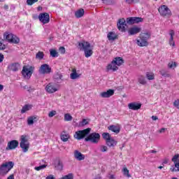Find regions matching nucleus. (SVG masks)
I'll use <instances>...</instances> for the list:
<instances>
[{
  "label": "nucleus",
  "instance_id": "obj_1",
  "mask_svg": "<svg viewBox=\"0 0 179 179\" xmlns=\"http://www.w3.org/2000/svg\"><path fill=\"white\" fill-rule=\"evenodd\" d=\"M78 48L80 51H84L85 58H89L93 55V46L90 45V43L86 41L79 42Z\"/></svg>",
  "mask_w": 179,
  "mask_h": 179
},
{
  "label": "nucleus",
  "instance_id": "obj_2",
  "mask_svg": "<svg viewBox=\"0 0 179 179\" xmlns=\"http://www.w3.org/2000/svg\"><path fill=\"white\" fill-rule=\"evenodd\" d=\"M149 38H150V32L141 33L138 38L136 39L137 45L138 47H148L149 45Z\"/></svg>",
  "mask_w": 179,
  "mask_h": 179
},
{
  "label": "nucleus",
  "instance_id": "obj_3",
  "mask_svg": "<svg viewBox=\"0 0 179 179\" xmlns=\"http://www.w3.org/2000/svg\"><path fill=\"white\" fill-rule=\"evenodd\" d=\"M20 147L22 150V152L24 153L27 152L29 151V149L30 148V143H29V138L27 137V135H22L20 136Z\"/></svg>",
  "mask_w": 179,
  "mask_h": 179
},
{
  "label": "nucleus",
  "instance_id": "obj_4",
  "mask_svg": "<svg viewBox=\"0 0 179 179\" xmlns=\"http://www.w3.org/2000/svg\"><path fill=\"white\" fill-rule=\"evenodd\" d=\"M15 164L13 162H5L0 166V176H6L10 170L13 169Z\"/></svg>",
  "mask_w": 179,
  "mask_h": 179
},
{
  "label": "nucleus",
  "instance_id": "obj_5",
  "mask_svg": "<svg viewBox=\"0 0 179 179\" xmlns=\"http://www.w3.org/2000/svg\"><path fill=\"white\" fill-rule=\"evenodd\" d=\"M90 131H92L91 128L77 131L74 134V138L78 141H80L81 139H83V138H86V136L90 134Z\"/></svg>",
  "mask_w": 179,
  "mask_h": 179
},
{
  "label": "nucleus",
  "instance_id": "obj_6",
  "mask_svg": "<svg viewBox=\"0 0 179 179\" xmlns=\"http://www.w3.org/2000/svg\"><path fill=\"white\" fill-rule=\"evenodd\" d=\"M3 38L8 43H13L14 44H17L19 41H20V39H19L17 36L10 32H5L3 34Z\"/></svg>",
  "mask_w": 179,
  "mask_h": 179
},
{
  "label": "nucleus",
  "instance_id": "obj_7",
  "mask_svg": "<svg viewBox=\"0 0 179 179\" xmlns=\"http://www.w3.org/2000/svg\"><path fill=\"white\" fill-rule=\"evenodd\" d=\"M34 71V68L32 66H24L22 73L25 79H29V78H31Z\"/></svg>",
  "mask_w": 179,
  "mask_h": 179
},
{
  "label": "nucleus",
  "instance_id": "obj_8",
  "mask_svg": "<svg viewBox=\"0 0 179 179\" xmlns=\"http://www.w3.org/2000/svg\"><path fill=\"white\" fill-rule=\"evenodd\" d=\"M99 141H100L99 133H92L85 138V142H92V143H99Z\"/></svg>",
  "mask_w": 179,
  "mask_h": 179
},
{
  "label": "nucleus",
  "instance_id": "obj_9",
  "mask_svg": "<svg viewBox=\"0 0 179 179\" xmlns=\"http://www.w3.org/2000/svg\"><path fill=\"white\" fill-rule=\"evenodd\" d=\"M58 85H57L55 83H50L46 85L45 87V92H47V93H49V94H52V93L58 92Z\"/></svg>",
  "mask_w": 179,
  "mask_h": 179
},
{
  "label": "nucleus",
  "instance_id": "obj_10",
  "mask_svg": "<svg viewBox=\"0 0 179 179\" xmlns=\"http://www.w3.org/2000/svg\"><path fill=\"white\" fill-rule=\"evenodd\" d=\"M158 10L161 16H170L171 15V10L166 5L161 6Z\"/></svg>",
  "mask_w": 179,
  "mask_h": 179
},
{
  "label": "nucleus",
  "instance_id": "obj_11",
  "mask_svg": "<svg viewBox=\"0 0 179 179\" xmlns=\"http://www.w3.org/2000/svg\"><path fill=\"white\" fill-rule=\"evenodd\" d=\"M38 19L43 24H47L50 22V15L47 13H42L39 14Z\"/></svg>",
  "mask_w": 179,
  "mask_h": 179
},
{
  "label": "nucleus",
  "instance_id": "obj_12",
  "mask_svg": "<svg viewBox=\"0 0 179 179\" xmlns=\"http://www.w3.org/2000/svg\"><path fill=\"white\" fill-rule=\"evenodd\" d=\"M39 73H41L42 75L51 73V67L47 64H42L39 68Z\"/></svg>",
  "mask_w": 179,
  "mask_h": 179
},
{
  "label": "nucleus",
  "instance_id": "obj_13",
  "mask_svg": "<svg viewBox=\"0 0 179 179\" xmlns=\"http://www.w3.org/2000/svg\"><path fill=\"white\" fill-rule=\"evenodd\" d=\"M126 27H127V21L125 20V19L122 18L119 20L117 22L118 30H120V31H122V33H124Z\"/></svg>",
  "mask_w": 179,
  "mask_h": 179
},
{
  "label": "nucleus",
  "instance_id": "obj_14",
  "mask_svg": "<svg viewBox=\"0 0 179 179\" xmlns=\"http://www.w3.org/2000/svg\"><path fill=\"white\" fill-rule=\"evenodd\" d=\"M19 146V141L16 140H12L8 143L6 150H13Z\"/></svg>",
  "mask_w": 179,
  "mask_h": 179
},
{
  "label": "nucleus",
  "instance_id": "obj_15",
  "mask_svg": "<svg viewBox=\"0 0 179 179\" xmlns=\"http://www.w3.org/2000/svg\"><path fill=\"white\" fill-rule=\"evenodd\" d=\"M127 23L129 24H135V23H142L143 22V18L139 17H131L127 19Z\"/></svg>",
  "mask_w": 179,
  "mask_h": 179
},
{
  "label": "nucleus",
  "instance_id": "obj_16",
  "mask_svg": "<svg viewBox=\"0 0 179 179\" xmlns=\"http://www.w3.org/2000/svg\"><path fill=\"white\" fill-rule=\"evenodd\" d=\"M141 31H142V28L138 26H134L129 29L128 33L129 36H135V34H138V33H141Z\"/></svg>",
  "mask_w": 179,
  "mask_h": 179
},
{
  "label": "nucleus",
  "instance_id": "obj_17",
  "mask_svg": "<svg viewBox=\"0 0 179 179\" xmlns=\"http://www.w3.org/2000/svg\"><path fill=\"white\" fill-rule=\"evenodd\" d=\"M169 34L170 36L169 40V45H171V47H176V42L174 41V36H176V32L174 31V30L171 29L169 30Z\"/></svg>",
  "mask_w": 179,
  "mask_h": 179
},
{
  "label": "nucleus",
  "instance_id": "obj_18",
  "mask_svg": "<svg viewBox=\"0 0 179 179\" xmlns=\"http://www.w3.org/2000/svg\"><path fill=\"white\" fill-rule=\"evenodd\" d=\"M73 157L76 159V160H78V162H82V160H85V155L82 154V152H80L78 150L74 151Z\"/></svg>",
  "mask_w": 179,
  "mask_h": 179
},
{
  "label": "nucleus",
  "instance_id": "obj_19",
  "mask_svg": "<svg viewBox=\"0 0 179 179\" xmlns=\"http://www.w3.org/2000/svg\"><path fill=\"white\" fill-rule=\"evenodd\" d=\"M100 96L103 99H108V97H111V96H114V90H108L106 92H101Z\"/></svg>",
  "mask_w": 179,
  "mask_h": 179
},
{
  "label": "nucleus",
  "instance_id": "obj_20",
  "mask_svg": "<svg viewBox=\"0 0 179 179\" xmlns=\"http://www.w3.org/2000/svg\"><path fill=\"white\" fill-rule=\"evenodd\" d=\"M115 71H118V66L115 65V63L112 61L110 64H108L106 66V71L107 72H115Z\"/></svg>",
  "mask_w": 179,
  "mask_h": 179
},
{
  "label": "nucleus",
  "instance_id": "obj_21",
  "mask_svg": "<svg viewBox=\"0 0 179 179\" xmlns=\"http://www.w3.org/2000/svg\"><path fill=\"white\" fill-rule=\"evenodd\" d=\"M129 110H137L142 107V104L138 102H133L128 104Z\"/></svg>",
  "mask_w": 179,
  "mask_h": 179
},
{
  "label": "nucleus",
  "instance_id": "obj_22",
  "mask_svg": "<svg viewBox=\"0 0 179 179\" xmlns=\"http://www.w3.org/2000/svg\"><path fill=\"white\" fill-rule=\"evenodd\" d=\"M108 128L109 131H112V132H114L115 134H120V131H121L120 124L110 125Z\"/></svg>",
  "mask_w": 179,
  "mask_h": 179
},
{
  "label": "nucleus",
  "instance_id": "obj_23",
  "mask_svg": "<svg viewBox=\"0 0 179 179\" xmlns=\"http://www.w3.org/2000/svg\"><path fill=\"white\" fill-rule=\"evenodd\" d=\"M112 62H113L117 66H121V65L124 64V59L120 57H115Z\"/></svg>",
  "mask_w": 179,
  "mask_h": 179
},
{
  "label": "nucleus",
  "instance_id": "obj_24",
  "mask_svg": "<svg viewBox=\"0 0 179 179\" xmlns=\"http://www.w3.org/2000/svg\"><path fill=\"white\" fill-rule=\"evenodd\" d=\"M37 116L34 115V116H29L27 118V124L28 125H33L35 122H37Z\"/></svg>",
  "mask_w": 179,
  "mask_h": 179
},
{
  "label": "nucleus",
  "instance_id": "obj_25",
  "mask_svg": "<svg viewBox=\"0 0 179 179\" xmlns=\"http://www.w3.org/2000/svg\"><path fill=\"white\" fill-rule=\"evenodd\" d=\"M80 77V74L76 73V69H73L72 72L70 74V78L73 80H75V79H78V78Z\"/></svg>",
  "mask_w": 179,
  "mask_h": 179
},
{
  "label": "nucleus",
  "instance_id": "obj_26",
  "mask_svg": "<svg viewBox=\"0 0 179 179\" xmlns=\"http://www.w3.org/2000/svg\"><path fill=\"white\" fill-rule=\"evenodd\" d=\"M19 68H20V64L18 63H14L9 66V69L13 72H17V71H19Z\"/></svg>",
  "mask_w": 179,
  "mask_h": 179
},
{
  "label": "nucleus",
  "instance_id": "obj_27",
  "mask_svg": "<svg viewBox=\"0 0 179 179\" xmlns=\"http://www.w3.org/2000/svg\"><path fill=\"white\" fill-rule=\"evenodd\" d=\"M106 145L109 146V148H113L117 145V141L114 140V138H110L109 140L106 141Z\"/></svg>",
  "mask_w": 179,
  "mask_h": 179
},
{
  "label": "nucleus",
  "instance_id": "obj_28",
  "mask_svg": "<svg viewBox=\"0 0 179 179\" xmlns=\"http://www.w3.org/2000/svg\"><path fill=\"white\" fill-rule=\"evenodd\" d=\"M33 106L30 104L24 105L21 110V114H24V113H27V111H30V110H31Z\"/></svg>",
  "mask_w": 179,
  "mask_h": 179
},
{
  "label": "nucleus",
  "instance_id": "obj_29",
  "mask_svg": "<svg viewBox=\"0 0 179 179\" xmlns=\"http://www.w3.org/2000/svg\"><path fill=\"white\" fill-rule=\"evenodd\" d=\"M85 15V10L83 9H79L75 12V16L78 19L83 17V16Z\"/></svg>",
  "mask_w": 179,
  "mask_h": 179
},
{
  "label": "nucleus",
  "instance_id": "obj_30",
  "mask_svg": "<svg viewBox=\"0 0 179 179\" xmlns=\"http://www.w3.org/2000/svg\"><path fill=\"white\" fill-rule=\"evenodd\" d=\"M107 37L110 41H113V40L117 38V34L115 32L110 31L108 34Z\"/></svg>",
  "mask_w": 179,
  "mask_h": 179
},
{
  "label": "nucleus",
  "instance_id": "obj_31",
  "mask_svg": "<svg viewBox=\"0 0 179 179\" xmlns=\"http://www.w3.org/2000/svg\"><path fill=\"white\" fill-rule=\"evenodd\" d=\"M122 172L123 173V176H124V177H127V178H131V174H129V170H128L127 167H124L122 169Z\"/></svg>",
  "mask_w": 179,
  "mask_h": 179
},
{
  "label": "nucleus",
  "instance_id": "obj_32",
  "mask_svg": "<svg viewBox=\"0 0 179 179\" xmlns=\"http://www.w3.org/2000/svg\"><path fill=\"white\" fill-rule=\"evenodd\" d=\"M145 76L148 80H155V73L152 72H147Z\"/></svg>",
  "mask_w": 179,
  "mask_h": 179
},
{
  "label": "nucleus",
  "instance_id": "obj_33",
  "mask_svg": "<svg viewBox=\"0 0 179 179\" xmlns=\"http://www.w3.org/2000/svg\"><path fill=\"white\" fill-rule=\"evenodd\" d=\"M69 138H70V136L69 134L63 133L61 135V140L63 142H68V140L69 139Z\"/></svg>",
  "mask_w": 179,
  "mask_h": 179
},
{
  "label": "nucleus",
  "instance_id": "obj_34",
  "mask_svg": "<svg viewBox=\"0 0 179 179\" xmlns=\"http://www.w3.org/2000/svg\"><path fill=\"white\" fill-rule=\"evenodd\" d=\"M89 119H83L82 121L79 122L78 127H85V125H87L89 124Z\"/></svg>",
  "mask_w": 179,
  "mask_h": 179
},
{
  "label": "nucleus",
  "instance_id": "obj_35",
  "mask_svg": "<svg viewBox=\"0 0 179 179\" xmlns=\"http://www.w3.org/2000/svg\"><path fill=\"white\" fill-rule=\"evenodd\" d=\"M138 83H140V85H146V83H148V82L146 81V78H145V77L143 76H140L138 77Z\"/></svg>",
  "mask_w": 179,
  "mask_h": 179
},
{
  "label": "nucleus",
  "instance_id": "obj_36",
  "mask_svg": "<svg viewBox=\"0 0 179 179\" xmlns=\"http://www.w3.org/2000/svg\"><path fill=\"white\" fill-rule=\"evenodd\" d=\"M174 165H175V166H172L171 167V171H172V172L179 171V161H178V162L174 163Z\"/></svg>",
  "mask_w": 179,
  "mask_h": 179
},
{
  "label": "nucleus",
  "instance_id": "obj_37",
  "mask_svg": "<svg viewBox=\"0 0 179 179\" xmlns=\"http://www.w3.org/2000/svg\"><path fill=\"white\" fill-rule=\"evenodd\" d=\"M50 54L52 58H57V57H58V51H57L55 49H50Z\"/></svg>",
  "mask_w": 179,
  "mask_h": 179
},
{
  "label": "nucleus",
  "instance_id": "obj_38",
  "mask_svg": "<svg viewBox=\"0 0 179 179\" xmlns=\"http://www.w3.org/2000/svg\"><path fill=\"white\" fill-rule=\"evenodd\" d=\"M168 67L169 69H176V68H177V62H170L168 64Z\"/></svg>",
  "mask_w": 179,
  "mask_h": 179
},
{
  "label": "nucleus",
  "instance_id": "obj_39",
  "mask_svg": "<svg viewBox=\"0 0 179 179\" xmlns=\"http://www.w3.org/2000/svg\"><path fill=\"white\" fill-rule=\"evenodd\" d=\"M72 115H71L69 113H65L64 114V121L69 122V121H72L73 120Z\"/></svg>",
  "mask_w": 179,
  "mask_h": 179
},
{
  "label": "nucleus",
  "instance_id": "obj_40",
  "mask_svg": "<svg viewBox=\"0 0 179 179\" xmlns=\"http://www.w3.org/2000/svg\"><path fill=\"white\" fill-rule=\"evenodd\" d=\"M55 168L57 170H59V171H62L64 169V165L62 164V162H58L57 164L55 165Z\"/></svg>",
  "mask_w": 179,
  "mask_h": 179
},
{
  "label": "nucleus",
  "instance_id": "obj_41",
  "mask_svg": "<svg viewBox=\"0 0 179 179\" xmlns=\"http://www.w3.org/2000/svg\"><path fill=\"white\" fill-rule=\"evenodd\" d=\"M36 58L37 59H43V58H44V52H38L36 53Z\"/></svg>",
  "mask_w": 179,
  "mask_h": 179
},
{
  "label": "nucleus",
  "instance_id": "obj_42",
  "mask_svg": "<svg viewBox=\"0 0 179 179\" xmlns=\"http://www.w3.org/2000/svg\"><path fill=\"white\" fill-rule=\"evenodd\" d=\"M59 179H73V173H69Z\"/></svg>",
  "mask_w": 179,
  "mask_h": 179
},
{
  "label": "nucleus",
  "instance_id": "obj_43",
  "mask_svg": "<svg viewBox=\"0 0 179 179\" xmlns=\"http://www.w3.org/2000/svg\"><path fill=\"white\" fill-rule=\"evenodd\" d=\"M102 136H103V139H105L106 141V142L108 141H109V139L111 138V135H110V134H108V133H103L102 134Z\"/></svg>",
  "mask_w": 179,
  "mask_h": 179
},
{
  "label": "nucleus",
  "instance_id": "obj_44",
  "mask_svg": "<svg viewBox=\"0 0 179 179\" xmlns=\"http://www.w3.org/2000/svg\"><path fill=\"white\" fill-rule=\"evenodd\" d=\"M24 89L25 90H27V92H29V93H31V92H33L34 91V88L31 87V86L29 87L27 85H25L24 87Z\"/></svg>",
  "mask_w": 179,
  "mask_h": 179
},
{
  "label": "nucleus",
  "instance_id": "obj_45",
  "mask_svg": "<svg viewBox=\"0 0 179 179\" xmlns=\"http://www.w3.org/2000/svg\"><path fill=\"white\" fill-rule=\"evenodd\" d=\"M55 115H57V110H51L48 113V117L49 118H52Z\"/></svg>",
  "mask_w": 179,
  "mask_h": 179
},
{
  "label": "nucleus",
  "instance_id": "obj_46",
  "mask_svg": "<svg viewBox=\"0 0 179 179\" xmlns=\"http://www.w3.org/2000/svg\"><path fill=\"white\" fill-rule=\"evenodd\" d=\"M6 46L3 44V39L0 38V50H5Z\"/></svg>",
  "mask_w": 179,
  "mask_h": 179
},
{
  "label": "nucleus",
  "instance_id": "obj_47",
  "mask_svg": "<svg viewBox=\"0 0 179 179\" xmlns=\"http://www.w3.org/2000/svg\"><path fill=\"white\" fill-rule=\"evenodd\" d=\"M47 167V165H41L39 166H36L34 169L36 171H40V170H43Z\"/></svg>",
  "mask_w": 179,
  "mask_h": 179
},
{
  "label": "nucleus",
  "instance_id": "obj_48",
  "mask_svg": "<svg viewBox=\"0 0 179 179\" xmlns=\"http://www.w3.org/2000/svg\"><path fill=\"white\" fill-rule=\"evenodd\" d=\"M159 73L160 75H162V76H164V78H170V74L165 73L164 71H160Z\"/></svg>",
  "mask_w": 179,
  "mask_h": 179
},
{
  "label": "nucleus",
  "instance_id": "obj_49",
  "mask_svg": "<svg viewBox=\"0 0 179 179\" xmlns=\"http://www.w3.org/2000/svg\"><path fill=\"white\" fill-rule=\"evenodd\" d=\"M99 150L101 152H107V150H108V148L106 145H101L99 147Z\"/></svg>",
  "mask_w": 179,
  "mask_h": 179
},
{
  "label": "nucleus",
  "instance_id": "obj_50",
  "mask_svg": "<svg viewBox=\"0 0 179 179\" xmlns=\"http://www.w3.org/2000/svg\"><path fill=\"white\" fill-rule=\"evenodd\" d=\"M36 2H38V0H27V5H29V6H31L36 3Z\"/></svg>",
  "mask_w": 179,
  "mask_h": 179
},
{
  "label": "nucleus",
  "instance_id": "obj_51",
  "mask_svg": "<svg viewBox=\"0 0 179 179\" xmlns=\"http://www.w3.org/2000/svg\"><path fill=\"white\" fill-rule=\"evenodd\" d=\"M127 3H129V5L132 3H138L139 2V0H126Z\"/></svg>",
  "mask_w": 179,
  "mask_h": 179
},
{
  "label": "nucleus",
  "instance_id": "obj_52",
  "mask_svg": "<svg viewBox=\"0 0 179 179\" xmlns=\"http://www.w3.org/2000/svg\"><path fill=\"white\" fill-rule=\"evenodd\" d=\"M178 157H179V155H176L172 158V162H173V163H178V162H179Z\"/></svg>",
  "mask_w": 179,
  "mask_h": 179
},
{
  "label": "nucleus",
  "instance_id": "obj_53",
  "mask_svg": "<svg viewBox=\"0 0 179 179\" xmlns=\"http://www.w3.org/2000/svg\"><path fill=\"white\" fill-rule=\"evenodd\" d=\"M59 52L61 53V54H65V52H66V50H65V48H64V47H60L59 48Z\"/></svg>",
  "mask_w": 179,
  "mask_h": 179
},
{
  "label": "nucleus",
  "instance_id": "obj_54",
  "mask_svg": "<svg viewBox=\"0 0 179 179\" xmlns=\"http://www.w3.org/2000/svg\"><path fill=\"white\" fill-rule=\"evenodd\" d=\"M173 105L175 106V107H177V108H179V99L175 101Z\"/></svg>",
  "mask_w": 179,
  "mask_h": 179
},
{
  "label": "nucleus",
  "instance_id": "obj_55",
  "mask_svg": "<svg viewBox=\"0 0 179 179\" xmlns=\"http://www.w3.org/2000/svg\"><path fill=\"white\" fill-rule=\"evenodd\" d=\"M5 57L3 56V55H2V53H0V64L1 62H3Z\"/></svg>",
  "mask_w": 179,
  "mask_h": 179
},
{
  "label": "nucleus",
  "instance_id": "obj_56",
  "mask_svg": "<svg viewBox=\"0 0 179 179\" xmlns=\"http://www.w3.org/2000/svg\"><path fill=\"white\" fill-rule=\"evenodd\" d=\"M165 131H166V128H162L159 131V134H164V132H165Z\"/></svg>",
  "mask_w": 179,
  "mask_h": 179
},
{
  "label": "nucleus",
  "instance_id": "obj_57",
  "mask_svg": "<svg viewBox=\"0 0 179 179\" xmlns=\"http://www.w3.org/2000/svg\"><path fill=\"white\" fill-rule=\"evenodd\" d=\"M108 178H109V179H115V175H109L108 176Z\"/></svg>",
  "mask_w": 179,
  "mask_h": 179
},
{
  "label": "nucleus",
  "instance_id": "obj_58",
  "mask_svg": "<svg viewBox=\"0 0 179 179\" xmlns=\"http://www.w3.org/2000/svg\"><path fill=\"white\" fill-rule=\"evenodd\" d=\"M151 118L153 121H156L157 120H159V117H157V116H155V115H152Z\"/></svg>",
  "mask_w": 179,
  "mask_h": 179
},
{
  "label": "nucleus",
  "instance_id": "obj_59",
  "mask_svg": "<svg viewBox=\"0 0 179 179\" xmlns=\"http://www.w3.org/2000/svg\"><path fill=\"white\" fill-rule=\"evenodd\" d=\"M46 179H55V178H54V176L50 175L48 177H46Z\"/></svg>",
  "mask_w": 179,
  "mask_h": 179
},
{
  "label": "nucleus",
  "instance_id": "obj_60",
  "mask_svg": "<svg viewBox=\"0 0 179 179\" xmlns=\"http://www.w3.org/2000/svg\"><path fill=\"white\" fill-rule=\"evenodd\" d=\"M7 179H15V176L13 175H10Z\"/></svg>",
  "mask_w": 179,
  "mask_h": 179
},
{
  "label": "nucleus",
  "instance_id": "obj_61",
  "mask_svg": "<svg viewBox=\"0 0 179 179\" xmlns=\"http://www.w3.org/2000/svg\"><path fill=\"white\" fill-rule=\"evenodd\" d=\"M3 90V85L0 84V92H2Z\"/></svg>",
  "mask_w": 179,
  "mask_h": 179
},
{
  "label": "nucleus",
  "instance_id": "obj_62",
  "mask_svg": "<svg viewBox=\"0 0 179 179\" xmlns=\"http://www.w3.org/2000/svg\"><path fill=\"white\" fill-rule=\"evenodd\" d=\"M150 153H157V151L152 150L150 151Z\"/></svg>",
  "mask_w": 179,
  "mask_h": 179
},
{
  "label": "nucleus",
  "instance_id": "obj_63",
  "mask_svg": "<svg viewBox=\"0 0 179 179\" xmlns=\"http://www.w3.org/2000/svg\"><path fill=\"white\" fill-rule=\"evenodd\" d=\"M158 169H159L160 170H162V169H163V166H159Z\"/></svg>",
  "mask_w": 179,
  "mask_h": 179
},
{
  "label": "nucleus",
  "instance_id": "obj_64",
  "mask_svg": "<svg viewBox=\"0 0 179 179\" xmlns=\"http://www.w3.org/2000/svg\"><path fill=\"white\" fill-rule=\"evenodd\" d=\"M172 179H178V178H177L173 177V178H172Z\"/></svg>",
  "mask_w": 179,
  "mask_h": 179
}]
</instances>
